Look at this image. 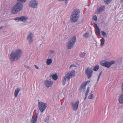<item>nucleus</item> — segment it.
Instances as JSON below:
<instances>
[{
	"mask_svg": "<svg viewBox=\"0 0 123 123\" xmlns=\"http://www.w3.org/2000/svg\"><path fill=\"white\" fill-rule=\"evenodd\" d=\"M26 0H17V2L12 7L11 10V13L13 14H15L20 12L23 9V3L26 2Z\"/></svg>",
	"mask_w": 123,
	"mask_h": 123,
	"instance_id": "nucleus-1",
	"label": "nucleus"
},
{
	"mask_svg": "<svg viewBox=\"0 0 123 123\" xmlns=\"http://www.w3.org/2000/svg\"><path fill=\"white\" fill-rule=\"evenodd\" d=\"M22 54V50L18 49L15 51L12 52L10 56V59L12 61H16L19 59Z\"/></svg>",
	"mask_w": 123,
	"mask_h": 123,
	"instance_id": "nucleus-2",
	"label": "nucleus"
},
{
	"mask_svg": "<svg viewBox=\"0 0 123 123\" xmlns=\"http://www.w3.org/2000/svg\"><path fill=\"white\" fill-rule=\"evenodd\" d=\"M80 12V10L77 9H75L73 11L70 17V20L72 22L75 23L77 21Z\"/></svg>",
	"mask_w": 123,
	"mask_h": 123,
	"instance_id": "nucleus-3",
	"label": "nucleus"
},
{
	"mask_svg": "<svg viewBox=\"0 0 123 123\" xmlns=\"http://www.w3.org/2000/svg\"><path fill=\"white\" fill-rule=\"evenodd\" d=\"M75 74V71L72 70L70 73L66 74L62 80V84L63 86H64L66 83V80H68L72 77L74 76Z\"/></svg>",
	"mask_w": 123,
	"mask_h": 123,
	"instance_id": "nucleus-4",
	"label": "nucleus"
},
{
	"mask_svg": "<svg viewBox=\"0 0 123 123\" xmlns=\"http://www.w3.org/2000/svg\"><path fill=\"white\" fill-rule=\"evenodd\" d=\"M76 37L74 36L71 37L67 44V48L68 49H71L73 48L76 41Z\"/></svg>",
	"mask_w": 123,
	"mask_h": 123,
	"instance_id": "nucleus-5",
	"label": "nucleus"
},
{
	"mask_svg": "<svg viewBox=\"0 0 123 123\" xmlns=\"http://www.w3.org/2000/svg\"><path fill=\"white\" fill-rule=\"evenodd\" d=\"M116 62L114 61H112L109 62L105 60L102 61L100 62L101 65L107 68H109L111 65L115 63Z\"/></svg>",
	"mask_w": 123,
	"mask_h": 123,
	"instance_id": "nucleus-6",
	"label": "nucleus"
},
{
	"mask_svg": "<svg viewBox=\"0 0 123 123\" xmlns=\"http://www.w3.org/2000/svg\"><path fill=\"white\" fill-rule=\"evenodd\" d=\"M38 5V1L36 0H31L29 1L28 4L30 7L33 8H37Z\"/></svg>",
	"mask_w": 123,
	"mask_h": 123,
	"instance_id": "nucleus-7",
	"label": "nucleus"
},
{
	"mask_svg": "<svg viewBox=\"0 0 123 123\" xmlns=\"http://www.w3.org/2000/svg\"><path fill=\"white\" fill-rule=\"evenodd\" d=\"M39 109L41 113L43 112L47 107V105L46 103L42 102L39 101L38 103Z\"/></svg>",
	"mask_w": 123,
	"mask_h": 123,
	"instance_id": "nucleus-8",
	"label": "nucleus"
},
{
	"mask_svg": "<svg viewBox=\"0 0 123 123\" xmlns=\"http://www.w3.org/2000/svg\"><path fill=\"white\" fill-rule=\"evenodd\" d=\"M93 72V70L92 68H87L86 69L85 74L87 75L88 78H90L92 77Z\"/></svg>",
	"mask_w": 123,
	"mask_h": 123,
	"instance_id": "nucleus-9",
	"label": "nucleus"
},
{
	"mask_svg": "<svg viewBox=\"0 0 123 123\" xmlns=\"http://www.w3.org/2000/svg\"><path fill=\"white\" fill-rule=\"evenodd\" d=\"M79 100H77L75 103L71 102L72 107L73 110L76 111L78 109V105L79 104Z\"/></svg>",
	"mask_w": 123,
	"mask_h": 123,
	"instance_id": "nucleus-10",
	"label": "nucleus"
},
{
	"mask_svg": "<svg viewBox=\"0 0 123 123\" xmlns=\"http://www.w3.org/2000/svg\"><path fill=\"white\" fill-rule=\"evenodd\" d=\"M27 19L28 18L27 17L25 16H22L21 17L16 18L14 19V20L17 22L20 21L24 22L26 21Z\"/></svg>",
	"mask_w": 123,
	"mask_h": 123,
	"instance_id": "nucleus-11",
	"label": "nucleus"
},
{
	"mask_svg": "<svg viewBox=\"0 0 123 123\" xmlns=\"http://www.w3.org/2000/svg\"><path fill=\"white\" fill-rule=\"evenodd\" d=\"M34 34L32 33H29L27 36V39L28 40L30 43H31L33 42V37Z\"/></svg>",
	"mask_w": 123,
	"mask_h": 123,
	"instance_id": "nucleus-12",
	"label": "nucleus"
},
{
	"mask_svg": "<svg viewBox=\"0 0 123 123\" xmlns=\"http://www.w3.org/2000/svg\"><path fill=\"white\" fill-rule=\"evenodd\" d=\"M38 118V114L36 113L32 117L30 123H37Z\"/></svg>",
	"mask_w": 123,
	"mask_h": 123,
	"instance_id": "nucleus-13",
	"label": "nucleus"
},
{
	"mask_svg": "<svg viewBox=\"0 0 123 123\" xmlns=\"http://www.w3.org/2000/svg\"><path fill=\"white\" fill-rule=\"evenodd\" d=\"M53 83V81H51L48 80H46L44 82V84L45 86L47 88L51 87Z\"/></svg>",
	"mask_w": 123,
	"mask_h": 123,
	"instance_id": "nucleus-14",
	"label": "nucleus"
},
{
	"mask_svg": "<svg viewBox=\"0 0 123 123\" xmlns=\"http://www.w3.org/2000/svg\"><path fill=\"white\" fill-rule=\"evenodd\" d=\"M90 82V81H86L83 83L81 85L80 89V91L81 92L82 91V89H85L86 88V85L88 83Z\"/></svg>",
	"mask_w": 123,
	"mask_h": 123,
	"instance_id": "nucleus-15",
	"label": "nucleus"
},
{
	"mask_svg": "<svg viewBox=\"0 0 123 123\" xmlns=\"http://www.w3.org/2000/svg\"><path fill=\"white\" fill-rule=\"evenodd\" d=\"M105 9V6H100L99 8L97 10V12L98 14L100 13L102 11Z\"/></svg>",
	"mask_w": 123,
	"mask_h": 123,
	"instance_id": "nucleus-16",
	"label": "nucleus"
},
{
	"mask_svg": "<svg viewBox=\"0 0 123 123\" xmlns=\"http://www.w3.org/2000/svg\"><path fill=\"white\" fill-rule=\"evenodd\" d=\"M119 102L120 104L123 103V94L120 96L119 98Z\"/></svg>",
	"mask_w": 123,
	"mask_h": 123,
	"instance_id": "nucleus-17",
	"label": "nucleus"
},
{
	"mask_svg": "<svg viewBox=\"0 0 123 123\" xmlns=\"http://www.w3.org/2000/svg\"><path fill=\"white\" fill-rule=\"evenodd\" d=\"M20 91V89L19 88H18L15 90L14 92V96L15 97H17L19 92Z\"/></svg>",
	"mask_w": 123,
	"mask_h": 123,
	"instance_id": "nucleus-18",
	"label": "nucleus"
},
{
	"mask_svg": "<svg viewBox=\"0 0 123 123\" xmlns=\"http://www.w3.org/2000/svg\"><path fill=\"white\" fill-rule=\"evenodd\" d=\"M52 62V61L51 59H47L46 63L48 65H50Z\"/></svg>",
	"mask_w": 123,
	"mask_h": 123,
	"instance_id": "nucleus-19",
	"label": "nucleus"
},
{
	"mask_svg": "<svg viewBox=\"0 0 123 123\" xmlns=\"http://www.w3.org/2000/svg\"><path fill=\"white\" fill-rule=\"evenodd\" d=\"M100 41L101 42V46H102L104 44L105 40L103 37H102Z\"/></svg>",
	"mask_w": 123,
	"mask_h": 123,
	"instance_id": "nucleus-20",
	"label": "nucleus"
},
{
	"mask_svg": "<svg viewBox=\"0 0 123 123\" xmlns=\"http://www.w3.org/2000/svg\"><path fill=\"white\" fill-rule=\"evenodd\" d=\"M94 24L97 27V28L96 30V33H98L99 35H100V31L99 27L97 26V25L96 24Z\"/></svg>",
	"mask_w": 123,
	"mask_h": 123,
	"instance_id": "nucleus-21",
	"label": "nucleus"
},
{
	"mask_svg": "<svg viewBox=\"0 0 123 123\" xmlns=\"http://www.w3.org/2000/svg\"><path fill=\"white\" fill-rule=\"evenodd\" d=\"M83 36L85 38H87L90 37V35L88 33L86 32L83 35Z\"/></svg>",
	"mask_w": 123,
	"mask_h": 123,
	"instance_id": "nucleus-22",
	"label": "nucleus"
},
{
	"mask_svg": "<svg viewBox=\"0 0 123 123\" xmlns=\"http://www.w3.org/2000/svg\"><path fill=\"white\" fill-rule=\"evenodd\" d=\"M112 0H104V3L106 4H109L111 2Z\"/></svg>",
	"mask_w": 123,
	"mask_h": 123,
	"instance_id": "nucleus-23",
	"label": "nucleus"
},
{
	"mask_svg": "<svg viewBox=\"0 0 123 123\" xmlns=\"http://www.w3.org/2000/svg\"><path fill=\"white\" fill-rule=\"evenodd\" d=\"M52 78L54 80H56L58 78V77L56 74H54L52 76Z\"/></svg>",
	"mask_w": 123,
	"mask_h": 123,
	"instance_id": "nucleus-24",
	"label": "nucleus"
},
{
	"mask_svg": "<svg viewBox=\"0 0 123 123\" xmlns=\"http://www.w3.org/2000/svg\"><path fill=\"white\" fill-rule=\"evenodd\" d=\"M86 53L84 52H81L80 54V57L83 58L85 56Z\"/></svg>",
	"mask_w": 123,
	"mask_h": 123,
	"instance_id": "nucleus-25",
	"label": "nucleus"
},
{
	"mask_svg": "<svg viewBox=\"0 0 123 123\" xmlns=\"http://www.w3.org/2000/svg\"><path fill=\"white\" fill-rule=\"evenodd\" d=\"M89 87H88L85 94V96H86V97H87V95L89 93Z\"/></svg>",
	"mask_w": 123,
	"mask_h": 123,
	"instance_id": "nucleus-26",
	"label": "nucleus"
},
{
	"mask_svg": "<svg viewBox=\"0 0 123 123\" xmlns=\"http://www.w3.org/2000/svg\"><path fill=\"white\" fill-rule=\"evenodd\" d=\"M99 68V66L97 65H96L94 67L93 70L94 71H96Z\"/></svg>",
	"mask_w": 123,
	"mask_h": 123,
	"instance_id": "nucleus-27",
	"label": "nucleus"
},
{
	"mask_svg": "<svg viewBox=\"0 0 123 123\" xmlns=\"http://www.w3.org/2000/svg\"><path fill=\"white\" fill-rule=\"evenodd\" d=\"M49 116H48L47 117L44 119V120L45 122H47L49 120Z\"/></svg>",
	"mask_w": 123,
	"mask_h": 123,
	"instance_id": "nucleus-28",
	"label": "nucleus"
},
{
	"mask_svg": "<svg viewBox=\"0 0 123 123\" xmlns=\"http://www.w3.org/2000/svg\"><path fill=\"white\" fill-rule=\"evenodd\" d=\"M93 95L92 94H91L88 96V98L90 99H92L93 98Z\"/></svg>",
	"mask_w": 123,
	"mask_h": 123,
	"instance_id": "nucleus-29",
	"label": "nucleus"
},
{
	"mask_svg": "<svg viewBox=\"0 0 123 123\" xmlns=\"http://www.w3.org/2000/svg\"><path fill=\"white\" fill-rule=\"evenodd\" d=\"M58 1L60 2L65 1V4H67L68 2V0H58Z\"/></svg>",
	"mask_w": 123,
	"mask_h": 123,
	"instance_id": "nucleus-30",
	"label": "nucleus"
},
{
	"mask_svg": "<svg viewBox=\"0 0 123 123\" xmlns=\"http://www.w3.org/2000/svg\"><path fill=\"white\" fill-rule=\"evenodd\" d=\"M92 19L93 20L96 21L97 20V17L96 15L93 16V17Z\"/></svg>",
	"mask_w": 123,
	"mask_h": 123,
	"instance_id": "nucleus-31",
	"label": "nucleus"
},
{
	"mask_svg": "<svg viewBox=\"0 0 123 123\" xmlns=\"http://www.w3.org/2000/svg\"><path fill=\"white\" fill-rule=\"evenodd\" d=\"M102 35L104 37H105L106 35V34L105 32L103 31L101 32Z\"/></svg>",
	"mask_w": 123,
	"mask_h": 123,
	"instance_id": "nucleus-32",
	"label": "nucleus"
},
{
	"mask_svg": "<svg viewBox=\"0 0 123 123\" xmlns=\"http://www.w3.org/2000/svg\"><path fill=\"white\" fill-rule=\"evenodd\" d=\"M101 74H102V72H101L99 74V75L98 76V78L97 80V81H98Z\"/></svg>",
	"mask_w": 123,
	"mask_h": 123,
	"instance_id": "nucleus-33",
	"label": "nucleus"
},
{
	"mask_svg": "<svg viewBox=\"0 0 123 123\" xmlns=\"http://www.w3.org/2000/svg\"><path fill=\"white\" fill-rule=\"evenodd\" d=\"M24 66L26 68L28 69H29L30 70V67H29V66H27L26 65H25Z\"/></svg>",
	"mask_w": 123,
	"mask_h": 123,
	"instance_id": "nucleus-34",
	"label": "nucleus"
},
{
	"mask_svg": "<svg viewBox=\"0 0 123 123\" xmlns=\"http://www.w3.org/2000/svg\"><path fill=\"white\" fill-rule=\"evenodd\" d=\"M75 66L74 64L71 65H70V68H71L72 67H75Z\"/></svg>",
	"mask_w": 123,
	"mask_h": 123,
	"instance_id": "nucleus-35",
	"label": "nucleus"
},
{
	"mask_svg": "<svg viewBox=\"0 0 123 123\" xmlns=\"http://www.w3.org/2000/svg\"><path fill=\"white\" fill-rule=\"evenodd\" d=\"M122 90V92L123 93V83H122L121 86Z\"/></svg>",
	"mask_w": 123,
	"mask_h": 123,
	"instance_id": "nucleus-36",
	"label": "nucleus"
},
{
	"mask_svg": "<svg viewBox=\"0 0 123 123\" xmlns=\"http://www.w3.org/2000/svg\"><path fill=\"white\" fill-rule=\"evenodd\" d=\"M50 51L52 53H54L55 52L53 50H51Z\"/></svg>",
	"mask_w": 123,
	"mask_h": 123,
	"instance_id": "nucleus-37",
	"label": "nucleus"
},
{
	"mask_svg": "<svg viewBox=\"0 0 123 123\" xmlns=\"http://www.w3.org/2000/svg\"><path fill=\"white\" fill-rule=\"evenodd\" d=\"M35 68L37 69H39V67L36 65H35Z\"/></svg>",
	"mask_w": 123,
	"mask_h": 123,
	"instance_id": "nucleus-38",
	"label": "nucleus"
},
{
	"mask_svg": "<svg viewBox=\"0 0 123 123\" xmlns=\"http://www.w3.org/2000/svg\"><path fill=\"white\" fill-rule=\"evenodd\" d=\"M87 97H86V96H85V98L84 99V100H85L86 98Z\"/></svg>",
	"mask_w": 123,
	"mask_h": 123,
	"instance_id": "nucleus-39",
	"label": "nucleus"
},
{
	"mask_svg": "<svg viewBox=\"0 0 123 123\" xmlns=\"http://www.w3.org/2000/svg\"><path fill=\"white\" fill-rule=\"evenodd\" d=\"M2 28V26L0 27V29H1V28Z\"/></svg>",
	"mask_w": 123,
	"mask_h": 123,
	"instance_id": "nucleus-40",
	"label": "nucleus"
}]
</instances>
